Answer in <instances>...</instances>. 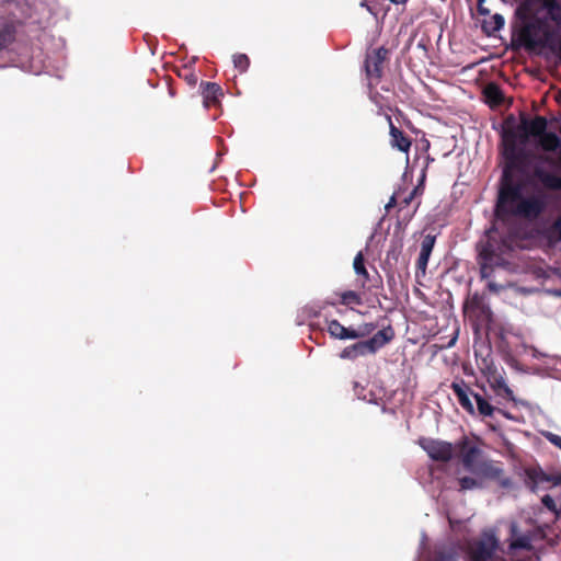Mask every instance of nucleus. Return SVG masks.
Returning a JSON list of instances; mask_svg holds the SVG:
<instances>
[{
    "label": "nucleus",
    "instance_id": "1",
    "mask_svg": "<svg viewBox=\"0 0 561 561\" xmlns=\"http://www.w3.org/2000/svg\"><path fill=\"white\" fill-rule=\"evenodd\" d=\"M506 164L500 181L496 213L505 216H516L528 220L538 218L546 209V201L541 195L523 196L524 182L515 180L513 171L525 172L528 167L530 152L517 149L512 133L504 135Z\"/></svg>",
    "mask_w": 561,
    "mask_h": 561
},
{
    "label": "nucleus",
    "instance_id": "2",
    "mask_svg": "<svg viewBox=\"0 0 561 561\" xmlns=\"http://www.w3.org/2000/svg\"><path fill=\"white\" fill-rule=\"evenodd\" d=\"M481 391H473L461 378L451 382L450 389L457 398L459 405L470 415L492 417L495 412L508 417V414L491 403V397L486 393L484 385L477 383Z\"/></svg>",
    "mask_w": 561,
    "mask_h": 561
},
{
    "label": "nucleus",
    "instance_id": "3",
    "mask_svg": "<svg viewBox=\"0 0 561 561\" xmlns=\"http://www.w3.org/2000/svg\"><path fill=\"white\" fill-rule=\"evenodd\" d=\"M539 145L542 150L547 152L559 150L558 158L553 159L547 154L535 156L530 153L528 163L530 162V159H535L541 163H549L561 170V139L558 137V135L552 131H546L539 137ZM533 176L538 180L547 190L561 191V175L559 176L548 172L541 165H535Z\"/></svg>",
    "mask_w": 561,
    "mask_h": 561
},
{
    "label": "nucleus",
    "instance_id": "4",
    "mask_svg": "<svg viewBox=\"0 0 561 561\" xmlns=\"http://www.w3.org/2000/svg\"><path fill=\"white\" fill-rule=\"evenodd\" d=\"M394 337V330L391 325L379 330L370 339L359 341L344 347L340 357L342 359L356 360L359 357L374 355L378 350L391 342Z\"/></svg>",
    "mask_w": 561,
    "mask_h": 561
},
{
    "label": "nucleus",
    "instance_id": "5",
    "mask_svg": "<svg viewBox=\"0 0 561 561\" xmlns=\"http://www.w3.org/2000/svg\"><path fill=\"white\" fill-rule=\"evenodd\" d=\"M419 444L426 451L428 457L435 461L448 462L454 456V446L451 443L433 438H421Z\"/></svg>",
    "mask_w": 561,
    "mask_h": 561
},
{
    "label": "nucleus",
    "instance_id": "6",
    "mask_svg": "<svg viewBox=\"0 0 561 561\" xmlns=\"http://www.w3.org/2000/svg\"><path fill=\"white\" fill-rule=\"evenodd\" d=\"M388 54L389 50L385 47L376 48L371 53L367 54L365 69L370 81H375L377 83L381 79L382 64L387 59Z\"/></svg>",
    "mask_w": 561,
    "mask_h": 561
},
{
    "label": "nucleus",
    "instance_id": "7",
    "mask_svg": "<svg viewBox=\"0 0 561 561\" xmlns=\"http://www.w3.org/2000/svg\"><path fill=\"white\" fill-rule=\"evenodd\" d=\"M497 548L493 536L473 542L469 548L470 561H490Z\"/></svg>",
    "mask_w": 561,
    "mask_h": 561
},
{
    "label": "nucleus",
    "instance_id": "8",
    "mask_svg": "<svg viewBox=\"0 0 561 561\" xmlns=\"http://www.w3.org/2000/svg\"><path fill=\"white\" fill-rule=\"evenodd\" d=\"M543 22L539 19L534 22L526 23L520 31V38L528 48L543 46L550 38V32L545 33V39L538 37V33L542 27Z\"/></svg>",
    "mask_w": 561,
    "mask_h": 561
},
{
    "label": "nucleus",
    "instance_id": "9",
    "mask_svg": "<svg viewBox=\"0 0 561 561\" xmlns=\"http://www.w3.org/2000/svg\"><path fill=\"white\" fill-rule=\"evenodd\" d=\"M458 448L463 468L471 472V470L482 460L480 459L482 450L478 446L471 444L469 438L466 436H463L458 443Z\"/></svg>",
    "mask_w": 561,
    "mask_h": 561
},
{
    "label": "nucleus",
    "instance_id": "10",
    "mask_svg": "<svg viewBox=\"0 0 561 561\" xmlns=\"http://www.w3.org/2000/svg\"><path fill=\"white\" fill-rule=\"evenodd\" d=\"M480 270L482 277H488L492 272V264L497 257L493 243L488 239L485 242L478 244Z\"/></svg>",
    "mask_w": 561,
    "mask_h": 561
},
{
    "label": "nucleus",
    "instance_id": "11",
    "mask_svg": "<svg viewBox=\"0 0 561 561\" xmlns=\"http://www.w3.org/2000/svg\"><path fill=\"white\" fill-rule=\"evenodd\" d=\"M435 241H436L435 236L426 234L423 237V239L421 241L420 254H419V257L416 261V272H415L416 277L425 276L427 263H428L430 256L432 254V251L434 249Z\"/></svg>",
    "mask_w": 561,
    "mask_h": 561
},
{
    "label": "nucleus",
    "instance_id": "12",
    "mask_svg": "<svg viewBox=\"0 0 561 561\" xmlns=\"http://www.w3.org/2000/svg\"><path fill=\"white\" fill-rule=\"evenodd\" d=\"M386 119L389 124L391 147L398 149L401 152L408 153L412 145L411 138L393 124L390 115L386 114Z\"/></svg>",
    "mask_w": 561,
    "mask_h": 561
},
{
    "label": "nucleus",
    "instance_id": "13",
    "mask_svg": "<svg viewBox=\"0 0 561 561\" xmlns=\"http://www.w3.org/2000/svg\"><path fill=\"white\" fill-rule=\"evenodd\" d=\"M199 88L205 107L208 108L210 106H217L220 104V98L224 96V91L218 83L202 81Z\"/></svg>",
    "mask_w": 561,
    "mask_h": 561
},
{
    "label": "nucleus",
    "instance_id": "14",
    "mask_svg": "<svg viewBox=\"0 0 561 561\" xmlns=\"http://www.w3.org/2000/svg\"><path fill=\"white\" fill-rule=\"evenodd\" d=\"M527 484L535 490L545 482H552L554 485L561 483V477L549 476L540 468H529L526 470Z\"/></svg>",
    "mask_w": 561,
    "mask_h": 561
},
{
    "label": "nucleus",
    "instance_id": "15",
    "mask_svg": "<svg viewBox=\"0 0 561 561\" xmlns=\"http://www.w3.org/2000/svg\"><path fill=\"white\" fill-rule=\"evenodd\" d=\"M471 473L482 478L497 480L503 474V469L492 460H481L471 470Z\"/></svg>",
    "mask_w": 561,
    "mask_h": 561
},
{
    "label": "nucleus",
    "instance_id": "16",
    "mask_svg": "<svg viewBox=\"0 0 561 561\" xmlns=\"http://www.w3.org/2000/svg\"><path fill=\"white\" fill-rule=\"evenodd\" d=\"M488 383L496 397L505 401L514 400L513 390L507 386L505 381L504 371L501 375L492 376Z\"/></svg>",
    "mask_w": 561,
    "mask_h": 561
},
{
    "label": "nucleus",
    "instance_id": "17",
    "mask_svg": "<svg viewBox=\"0 0 561 561\" xmlns=\"http://www.w3.org/2000/svg\"><path fill=\"white\" fill-rule=\"evenodd\" d=\"M327 323H328V332L333 339H339V340H347V339L355 340L356 339L355 329L344 327L339 320H336V319L329 320V321H327Z\"/></svg>",
    "mask_w": 561,
    "mask_h": 561
},
{
    "label": "nucleus",
    "instance_id": "18",
    "mask_svg": "<svg viewBox=\"0 0 561 561\" xmlns=\"http://www.w3.org/2000/svg\"><path fill=\"white\" fill-rule=\"evenodd\" d=\"M523 128L526 135H530L534 137H540L547 131L548 121L543 116H536L531 121H524Z\"/></svg>",
    "mask_w": 561,
    "mask_h": 561
},
{
    "label": "nucleus",
    "instance_id": "19",
    "mask_svg": "<svg viewBox=\"0 0 561 561\" xmlns=\"http://www.w3.org/2000/svg\"><path fill=\"white\" fill-rule=\"evenodd\" d=\"M353 267H354L356 275L358 276V282L360 284V287L365 288L367 282L369 280V273L365 266V257H364V254L362 251L355 255L354 262H353Z\"/></svg>",
    "mask_w": 561,
    "mask_h": 561
},
{
    "label": "nucleus",
    "instance_id": "20",
    "mask_svg": "<svg viewBox=\"0 0 561 561\" xmlns=\"http://www.w3.org/2000/svg\"><path fill=\"white\" fill-rule=\"evenodd\" d=\"M542 8L547 11L548 18L561 25V3L558 0H537Z\"/></svg>",
    "mask_w": 561,
    "mask_h": 561
},
{
    "label": "nucleus",
    "instance_id": "21",
    "mask_svg": "<svg viewBox=\"0 0 561 561\" xmlns=\"http://www.w3.org/2000/svg\"><path fill=\"white\" fill-rule=\"evenodd\" d=\"M16 35V27L13 22H5L0 26V48L9 47Z\"/></svg>",
    "mask_w": 561,
    "mask_h": 561
},
{
    "label": "nucleus",
    "instance_id": "22",
    "mask_svg": "<svg viewBox=\"0 0 561 561\" xmlns=\"http://www.w3.org/2000/svg\"><path fill=\"white\" fill-rule=\"evenodd\" d=\"M505 20L503 15L495 13L489 20H484L482 23V30L486 35H493L495 32L503 28Z\"/></svg>",
    "mask_w": 561,
    "mask_h": 561
},
{
    "label": "nucleus",
    "instance_id": "23",
    "mask_svg": "<svg viewBox=\"0 0 561 561\" xmlns=\"http://www.w3.org/2000/svg\"><path fill=\"white\" fill-rule=\"evenodd\" d=\"M484 95L493 105H500L503 101V93L499 85L491 83L484 89Z\"/></svg>",
    "mask_w": 561,
    "mask_h": 561
},
{
    "label": "nucleus",
    "instance_id": "24",
    "mask_svg": "<svg viewBox=\"0 0 561 561\" xmlns=\"http://www.w3.org/2000/svg\"><path fill=\"white\" fill-rule=\"evenodd\" d=\"M336 295L340 297V304L344 306H359L363 304L362 297L354 290H346Z\"/></svg>",
    "mask_w": 561,
    "mask_h": 561
},
{
    "label": "nucleus",
    "instance_id": "25",
    "mask_svg": "<svg viewBox=\"0 0 561 561\" xmlns=\"http://www.w3.org/2000/svg\"><path fill=\"white\" fill-rule=\"evenodd\" d=\"M178 76L183 79L190 87L194 88L197 84V76L190 66H183L178 70Z\"/></svg>",
    "mask_w": 561,
    "mask_h": 561
},
{
    "label": "nucleus",
    "instance_id": "26",
    "mask_svg": "<svg viewBox=\"0 0 561 561\" xmlns=\"http://www.w3.org/2000/svg\"><path fill=\"white\" fill-rule=\"evenodd\" d=\"M510 548L512 550H531V541L528 536L522 535L512 540Z\"/></svg>",
    "mask_w": 561,
    "mask_h": 561
},
{
    "label": "nucleus",
    "instance_id": "27",
    "mask_svg": "<svg viewBox=\"0 0 561 561\" xmlns=\"http://www.w3.org/2000/svg\"><path fill=\"white\" fill-rule=\"evenodd\" d=\"M234 68L244 73L250 67V58L245 54H234L232 57Z\"/></svg>",
    "mask_w": 561,
    "mask_h": 561
},
{
    "label": "nucleus",
    "instance_id": "28",
    "mask_svg": "<svg viewBox=\"0 0 561 561\" xmlns=\"http://www.w3.org/2000/svg\"><path fill=\"white\" fill-rule=\"evenodd\" d=\"M433 561H456V552L453 549L436 551Z\"/></svg>",
    "mask_w": 561,
    "mask_h": 561
},
{
    "label": "nucleus",
    "instance_id": "29",
    "mask_svg": "<svg viewBox=\"0 0 561 561\" xmlns=\"http://www.w3.org/2000/svg\"><path fill=\"white\" fill-rule=\"evenodd\" d=\"M460 491L472 490L480 486L478 480L471 477H462L459 479Z\"/></svg>",
    "mask_w": 561,
    "mask_h": 561
},
{
    "label": "nucleus",
    "instance_id": "30",
    "mask_svg": "<svg viewBox=\"0 0 561 561\" xmlns=\"http://www.w3.org/2000/svg\"><path fill=\"white\" fill-rule=\"evenodd\" d=\"M376 329V325L374 323H364L358 327V329H355L356 339L365 337L369 334H371Z\"/></svg>",
    "mask_w": 561,
    "mask_h": 561
},
{
    "label": "nucleus",
    "instance_id": "31",
    "mask_svg": "<svg viewBox=\"0 0 561 561\" xmlns=\"http://www.w3.org/2000/svg\"><path fill=\"white\" fill-rule=\"evenodd\" d=\"M481 371L485 376L486 381H489L492 376H497L503 373V370H499L497 367L493 364L485 365V367L482 368Z\"/></svg>",
    "mask_w": 561,
    "mask_h": 561
},
{
    "label": "nucleus",
    "instance_id": "32",
    "mask_svg": "<svg viewBox=\"0 0 561 561\" xmlns=\"http://www.w3.org/2000/svg\"><path fill=\"white\" fill-rule=\"evenodd\" d=\"M399 254H400V249L398 245L394 244L391 247V249L388 250L387 255H386V261L388 263L390 262V260L397 261Z\"/></svg>",
    "mask_w": 561,
    "mask_h": 561
},
{
    "label": "nucleus",
    "instance_id": "33",
    "mask_svg": "<svg viewBox=\"0 0 561 561\" xmlns=\"http://www.w3.org/2000/svg\"><path fill=\"white\" fill-rule=\"evenodd\" d=\"M541 502H542L543 506L547 507L548 510H550L552 512L556 511V502L550 495H548V494L545 495L541 499Z\"/></svg>",
    "mask_w": 561,
    "mask_h": 561
},
{
    "label": "nucleus",
    "instance_id": "34",
    "mask_svg": "<svg viewBox=\"0 0 561 561\" xmlns=\"http://www.w3.org/2000/svg\"><path fill=\"white\" fill-rule=\"evenodd\" d=\"M547 438L549 439L550 443H552L554 446L561 449V436L549 433L547 435Z\"/></svg>",
    "mask_w": 561,
    "mask_h": 561
},
{
    "label": "nucleus",
    "instance_id": "35",
    "mask_svg": "<svg viewBox=\"0 0 561 561\" xmlns=\"http://www.w3.org/2000/svg\"><path fill=\"white\" fill-rule=\"evenodd\" d=\"M398 197H399V196H398V194H393V195L390 197L389 202H388V203H387V205H386V209H387L388 211H389V209H390V208H393V207H396V206L399 204V202H398Z\"/></svg>",
    "mask_w": 561,
    "mask_h": 561
},
{
    "label": "nucleus",
    "instance_id": "36",
    "mask_svg": "<svg viewBox=\"0 0 561 561\" xmlns=\"http://www.w3.org/2000/svg\"><path fill=\"white\" fill-rule=\"evenodd\" d=\"M485 0H478V12L481 15H488L490 14L489 9L484 8L482 4Z\"/></svg>",
    "mask_w": 561,
    "mask_h": 561
},
{
    "label": "nucleus",
    "instance_id": "37",
    "mask_svg": "<svg viewBox=\"0 0 561 561\" xmlns=\"http://www.w3.org/2000/svg\"><path fill=\"white\" fill-rule=\"evenodd\" d=\"M414 199V197L409 193L408 196H405L404 198H402L400 202H399V205L401 207H405L408 205H410V203Z\"/></svg>",
    "mask_w": 561,
    "mask_h": 561
},
{
    "label": "nucleus",
    "instance_id": "38",
    "mask_svg": "<svg viewBox=\"0 0 561 561\" xmlns=\"http://www.w3.org/2000/svg\"><path fill=\"white\" fill-rule=\"evenodd\" d=\"M426 172H427V164H425L422 169V173H421V176H420V180H419V185L423 186L424 185V182L426 180Z\"/></svg>",
    "mask_w": 561,
    "mask_h": 561
},
{
    "label": "nucleus",
    "instance_id": "39",
    "mask_svg": "<svg viewBox=\"0 0 561 561\" xmlns=\"http://www.w3.org/2000/svg\"><path fill=\"white\" fill-rule=\"evenodd\" d=\"M423 190H424V188H423V186H421V185H419V184H417V186H416V187H414V188L410 192V194H411L413 197H415L417 194H422V193H423Z\"/></svg>",
    "mask_w": 561,
    "mask_h": 561
},
{
    "label": "nucleus",
    "instance_id": "40",
    "mask_svg": "<svg viewBox=\"0 0 561 561\" xmlns=\"http://www.w3.org/2000/svg\"><path fill=\"white\" fill-rule=\"evenodd\" d=\"M389 1H390L391 3H393V4H397V5H399V4L404 5V4H407V2H408L409 0H389Z\"/></svg>",
    "mask_w": 561,
    "mask_h": 561
},
{
    "label": "nucleus",
    "instance_id": "41",
    "mask_svg": "<svg viewBox=\"0 0 561 561\" xmlns=\"http://www.w3.org/2000/svg\"><path fill=\"white\" fill-rule=\"evenodd\" d=\"M528 9H529V5H528V3H527V2H525V3H523V4L518 8V10H517V14H519L522 10H525V11H526V10H528Z\"/></svg>",
    "mask_w": 561,
    "mask_h": 561
},
{
    "label": "nucleus",
    "instance_id": "42",
    "mask_svg": "<svg viewBox=\"0 0 561 561\" xmlns=\"http://www.w3.org/2000/svg\"><path fill=\"white\" fill-rule=\"evenodd\" d=\"M434 161V158H432L431 156H427L426 157V163L425 164H430V162H433Z\"/></svg>",
    "mask_w": 561,
    "mask_h": 561
},
{
    "label": "nucleus",
    "instance_id": "43",
    "mask_svg": "<svg viewBox=\"0 0 561 561\" xmlns=\"http://www.w3.org/2000/svg\"><path fill=\"white\" fill-rule=\"evenodd\" d=\"M483 312H486L488 316H491V311L488 307H483Z\"/></svg>",
    "mask_w": 561,
    "mask_h": 561
},
{
    "label": "nucleus",
    "instance_id": "44",
    "mask_svg": "<svg viewBox=\"0 0 561 561\" xmlns=\"http://www.w3.org/2000/svg\"><path fill=\"white\" fill-rule=\"evenodd\" d=\"M489 288H490L491 290H495V285H494V284H492V283H490V284H489Z\"/></svg>",
    "mask_w": 561,
    "mask_h": 561
},
{
    "label": "nucleus",
    "instance_id": "45",
    "mask_svg": "<svg viewBox=\"0 0 561 561\" xmlns=\"http://www.w3.org/2000/svg\"><path fill=\"white\" fill-rule=\"evenodd\" d=\"M360 5L367 8V10L370 11V8L366 4V2H362Z\"/></svg>",
    "mask_w": 561,
    "mask_h": 561
},
{
    "label": "nucleus",
    "instance_id": "46",
    "mask_svg": "<svg viewBox=\"0 0 561 561\" xmlns=\"http://www.w3.org/2000/svg\"><path fill=\"white\" fill-rule=\"evenodd\" d=\"M502 2H507V0H501Z\"/></svg>",
    "mask_w": 561,
    "mask_h": 561
}]
</instances>
